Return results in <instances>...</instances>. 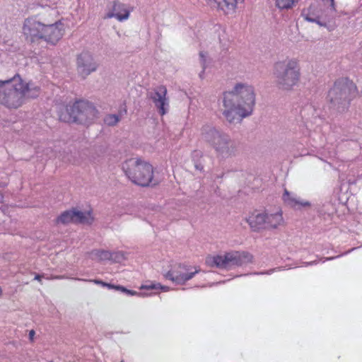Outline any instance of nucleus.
<instances>
[{
    "label": "nucleus",
    "mask_w": 362,
    "mask_h": 362,
    "mask_svg": "<svg viewBox=\"0 0 362 362\" xmlns=\"http://www.w3.org/2000/svg\"><path fill=\"white\" fill-rule=\"evenodd\" d=\"M273 74L277 87L282 90H291L300 79V61L296 57H287L274 64Z\"/></svg>",
    "instance_id": "4"
},
{
    "label": "nucleus",
    "mask_w": 362,
    "mask_h": 362,
    "mask_svg": "<svg viewBox=\"0 0 362 362\" xmlns=\"http://www.w3.org/2000/svg\"><path fill=\"white\" fill-rule=\"evenodd\" d=\"M255 104L254 87L246 83H238L225 93L223 115L229 122L250 115Z\"/></svg>",
    "instance_id": "1"
},
{
    "label": "nucleus",
    "mask_w": 362,
    "mask_h": 362,
    "mask_svg": "<svg viewBox=\"0 0 362 362\" xmlns=\"http://www.w3.org/2000/svg\"><path fill=\"white\" fill-rule=\"evenodd\" d=\"M299 0H275L276 6L281 10H288L293 8Z\"/></svg>",
    "instance_id": "20"
},
{
    "label": "nucleus",
    "mask_w": 362,
    "mask_h": 362,
    "mask_svg": "<svg viewBox=\"0 0 362 362\" xmlns=\"http://www.w3.org/2000/svg\"><path fill=\"white\" fill-rule=\"evenodd\" d=\"M127 259L126 254L122 251L111 252V262H122Z\"/></svg>",
    "instance_id": "22"
},
{
    "label": "nucleus",
    "mask_w": 362,
    "mask_h": 362,
    "mask_svg": "<svg viewBox=\"0 0 362 362\" xmlns=\"http://www.w3.org/2000/svg\"><path fill=\"white\" fill-rule=\"evenodd\" d=\"M265 219L266 229H275L284 223V218L281 211L272 214L267 212V218Z\"/></svg>",
    "instance_id": "18"
},
{
    "label": "nucleus",
    "mask_w": 362,
    "mask_h": 362,
    "mask_svg": "<svg viewBox=\"0 0 362 362\" xmlns=\"http://www.w3.org/2000/svg\"><path fill=\"white\" fill-rule=\"evenodd\" d=\"M93 220V217L90 211H81L78 210H70L62 213L57 218V223H90Z\"/></svg>",
    "instance_id": "13"
},
{
    "label": "nucleus",
    "mask_w": 362,
    "mask_h": 362,
    "mask_svg": "<svg viewBox=\"0 0 362 362\" xmlns=\"http://www.w3.org/2000/svg\"><path fill=\"white\" fill-rule=\"evenodd\" d=\"M283 199L286 204L296 209L305 208L310 206L308 201L298 197L296 194L289 192L287 189L284 190Z\"/></svg>",
    "instance_id": "17"
},
{
    "label": "nucleus",
    "mask_w": 362,
    "mask_h": 362,
    "mask_svg": "<svg viewBox=\"0 0 362 362\" xmlns=\"http://www.w3.org/2000/svg\"><path fill=\"white\" fill-rule=\"evenodd\" d=\"M97 116V110L88 102L78 101L69 107H66L65 112L59 115V119L66 122H79L87 124L93 122Z\"/></svg>",
    "instance_id": "9"
},
{
    "label": "nucleus",
    "mask_w": 362,
    "mask_h": 362,
    "mask_svg": "<svg viewBox=\"0 0 362 362\" xmlns=\"http://www.w3.org/2000/svg\"><path fill=\"white\" fill-rule=\"evenodd\" d=\"M140 288L141 289H146V290L160 289L162 291H164V292H167L170 290L169 287L161 286L158 283H150V284H144V285L141 286Z\"/></svg>",
    "instance_id": "21"
},
{
    "label": "nucleus",
    "mask_w": 362,
    "mask_h": 362,
    "mask_svg": "<svg viewBox=\"0 0 362 362\" xmlns=\"http://www.w3.org/2000/svg\"><path fill=\"white\" fill-rule=\"evenodd\" d=\"M131 11L128 6L119 2H115L112 9L107 13L106 18H115L119 21H123L129 18Z\"/></svg>",
    "instance_id": "16"
},
{
    "label": "nucleus",
    "mask_w": 362,
    "mask_h": 362,
    "mask_svg": "<svg viewBox=\"0 0 362 362\" xmlns=\"http://www.w3.org/2000/svg\"><path fill=\"white\" fill-rule=\"evenodd\" d=\"M152 99L155 105L158 109L159 113L161 115H165L169 107V101L167 98V88L163 86L157 87L154 90Z\"/></svg>",
    "instance_id": "14"
},
{
    "label": "nucleus",
    "mask_w": 362,
    "mask_h": 362,
    "mask_svg": "<svg viewBox=\"0 0 362 362\" xmlns=\"http://www.w3.org/2000/svg\"><path fill=\"white\" fill-rule=\"evenodd\" d=\"M125 293H127V295H130V296H141V297H145V296H148V294H147L146 293H138L136 291L129 290L127 288Z\"/></svg>",
    "instance_id": "24"
},
{
    "label": "nucleus",
    "mask_w": 362,
    "mask_h": 362,
    "mask_svg": "<svg viewBox=\"0 0 362 362\" xmlns=\"http://www.w3.org/2000/svg\"><path fill=\"white\" fill-rule=\"evenodd\" d=\"M316 264V262H312L308 263V264Z\"/></svg>",
    "instance_id": "31"
},
{
    "label": "nucleus",
    "mask_w": 362,
    "mask_h": 362,
    "mask_svg": "<svg viewBox=\"0 0 362 362\" xmlns=\"http://www.w3.org/2000/svg\"><path fill=\"white\" fill-rule=\"evenodd\" d=\"M40 92L39 86L18 74L7 80H0V104L8 109H18L27 99L37 98Z\"/></svg>",
    "instance_id": "2"
},
{
    "label": "nucleus",
    "mask_w": 362,
    "mask_h": 362,
    "mask_svg": "<svg viewBox=\"0 0 362 362\" xmlns=\"http://www.w3.org/2000/svg\"><path fill=\"white\" fill-rule=\"evenodd\" d=\"M64 30L61 21L52 23L38 16L25 18L22 27L23 35L28 42L37 43L44 40L52 45H55L62 39Z\"/></svg>",
    "instance_id": "3"
},
{
    "label": "nucleus",
    "mask_w": 362,
    "mask_h": 362,
    "mask_svg": "<svg viewBox=\"0 0 362 362\" xmlns=\"http://www.w3.org/2000/svg\"><path fill=\"white\" fill-rule=\"evenodd\" d=\"M198 272L199 270L197 269L192 270L187 266L175 264L163 275L165 279L170 280L176 284H184L192 279Z\"/></svg>",
    "instance_id": "11"
},
{
    "label": "nucleus",
    "mask_w": 362,
    "mask_h": 362,
    "mask_svg": "<svg viewBox=\"0 0 362 362\" xmlns=\"http://www.w3.org/2000/svg\"><path fill=\"white\" fill-rule=\"evenodd\" d=\"M199 55L201 63L202 64V66H203V69L204 70L205 64H206V60H207V54H206V53H205L204 52H200Z\"/></svg>",
    "instance_id": "25"
},
{
    "label": "nucleus",
    "mask_w": 362,
    "mask_h": 362,
    "mask_svg": "<svg viewBox=\"0 0 362 362\" xmlns=\"http://www.w3.org/2000/svg\"><path fill=\"white\" fill-rule=\"evenodd\" d=\"M121 362H124V361H121Z\"/></svg>",
    "instance_id": "35"
},
{
    "label": "nucleus",
    "mask_w": 362,
    "mask_h": 362,
    "mask_svg": "<svg viewBox=\"0 0 362 362\" xmlns=\"http://www.w3.org/2000/svg\"><path fill=\"white\" fill-rule=\"evenodd\" d=\"M115 289L118 290V291H122L123 293H125L126 291H127V288L123 287V286H115Z\"/></svg>",
    "instance_id": "27"
},
{
    "label": "nucleus",
    "mask_w": 362,
    "mask_h": 362,
    "mask_svg": "<svg viewBox=\"0 0 362 362\" xmlns=\"http://www.w3.org/2000/svg\"><path fill=\"white\" fill-rule=\"evenodd\" d=\"M356 90V86L351 81L346 78H339L329 90L327 100L333 107L339 112H344L355 97Z\"/></svg>",
    "instance_id": "5"
},
{
    "label": "nucleus",
    "mask_w": 362,
    "mask_h": 362,
    "mask_svg": "<svg viewBox=\"0 0 362 362\" xmlns=\"http://www.w3.org/2000/svg\"><path fill=\"white\" fill-rule=\"evenodd\" d=\"M325 8H317L315 6H310L307 10L303 11V18L310 23H316L320 27H324L327 29L332 28V23L334 18L336 11L334 0H324Z\"/></svg>",
    "instance_id": "10"
},
{
    "label": "nucleus",
    "mask_w": 362,
    "mask_h": 362,
    "mask_svg": "<svg viewBox=\"0 0 362 362\" xmlns=\"http://www.w3.org/2000/svg\"><path fill=\"white\" fill-rule=\"evenodd\" d=\"M265 218H267V212L255 211L246 218V221L253 231H260L266 230Z\"/></svg>",
    "instance_id": "15"
},
{
    "label": "nucleus",
    "mask_w": 362,
    "mask_h": 362,
    "mask_svg": "<svg viewBox=\"0 0 362 362\" xmlns=\"http://www.w3.org/2000/svg\"><path fill=\"white\" fill-rule=\"evenodd\" d=\"M122 170L126 176L134 184L146 187L153 182V166L141 159L133 158L125 161Z\"/></svg>",
    "instance_id": "7"
},
{
    "label": "nucleus",
    "mask_w": 362,
    "mask_h": 362,
    "mask_svg": "<svg viewBox=\"0 0 362 362\" xmlns=\"http://www.w3.org/2000/svg\"><path fill=\"white\" fill-rule=\"evenodd\" d=\"M42 277V276L41 275L37 274V275H36V276H35V280H37V281H41Z\"/></svg>",
    "instance_id": "29"
},
{
    "label": "nucleus",
    "mask_w": 362,
    "mask_h": 362,
    "mask_svg": "<svg viewBox=\"0 0 362 362\" xmlns=\"http://www.w3.org/2000/svg\"><path fill=\"white\" fill-rule=\"evenodd\" d=\"M333 259V257H329V258H327V259L330 260V259Z\"/></svg>",
    "instance_id": "32"
},
{
    "label": "nucleus",
    "mask_w": 362,
    "mask_h": 362,
    "mask_svg": "<svg viewBox=\"0 0 362 362\" xmlns=\"http://www.w3.org/2000/svg\"><path fill=\"white\" fill-rule=\"evenodd\" d=\"M33 333H34V332H33V331H31V332H30V334H31V335H33Z\"/></svg>",
    "instance_id": "33"
},
{
    "label": "nucleus",
    "mask_w": 362,
    "mask_h": 362,
    "mask_svg": "<svg viewBox=\"0 0 362 362\" xmlns=\"http://www.w3.org/2000/svg\"><path fill=\"white\" fill-rule=\"evenodd\" d=\"M64 277L63 276H56L54 277V279H63Z\"/></svg>",
    "instance_id": "30"
},
{
    "label": "nucleus",
    "mask_w": 362,
    "mask_h": 362,
    "mask_svg": "<svg viewBox=\"0 0 362 362\" xmlns=\"http://www.w3.org/2000/svg\"><path fill=\"white\" fill-rule=\"evenodd\" d=\"M202 139L213 147L217 157L220 158H228L235 154V143L227 135L221 134L212 127H202Z\"/></svg>",
    "instance_id": "6"
},
{
    "label": "nucleus",
    "mask_w": 362,
    "mask_h": 362,
    "mask_svg": "<svg viewBox=\"0 0 362 362\" xmlns=\"http://www.w3.org/2000/svg\"><path fill=\"white\" fill-rule=\"evenodd\" d=\"M90 258L98 262H111V252L104 250H94L90 253Z\"/></svg>",
    "instance_id": "19"
},
{
    "label": "nucleus",
    "mask_w": 362,
    "mask_h": 362,
    "mask_svg": "<svg viewBox=\"0 0 362 362\" xmlns=\"http://www.w3.org/2000/svg\"><path fill=\"white\" fill-rule=\"evenodd\" d=\"M252 257L249 253L232 250L206 257V264L210 267H216L229 270L251 262Z\"/></svg>",
    "instance_id": "8"
},
{
    "label": "nucleus",
    "mask_w": 362,
    "mask_h": 362,
    "mask_svg": "<svg viewBox=\"0 0 362 362\" xmlns=\"http://www.w3.org/2000/svg\"><path fill=\"white\" fill-rule=\"evenodd\" d=\"M105 286L107 287L110 289H115L116 286L106 283V285H105Z\"/></svg>",
    "instance_id": "28"
},
{
    "label": "nucleus",
    "mask_w": 362,
    "mask_h": 362,
    "mask_svg": "<svg viewBox=\"0 0 362 362\" xmlns=\"http://www.w3.org/2000/svg\"><path fill=\"white\" fill-rule=\"evenodd\" d=\"M333 1V0H332V2Z\"/></svg>",
    "instance_id": "34"
},
{
    "label": "nucleus",
    "mask_w": 362,
    "mask_h": 362,
    "mask_svg": "<svg viewBox=\"0 0 362 362\" xmlns=\"http://www.w3.org/2000/svg\"><path fill=\"white\" fill-rule=\"evenodd\" d=\"M98 67V64L90 52L84 51L78 55L76 59L77 71L83 78H86L91 73L95 72Z\"/></svg>",
    "instance_id": "12"
},
{
    "label": "nucleus",
    "mask_w": 362,
    "mask_h": 362,
    "mask_svg": "<svg viewBox=\"0 0 362 362\" xmlns=\"http://www.w3.org/2000/svg\"><path fill=\"white\" fill-rule=\"evenodd\" d=\"M119 121V118L116 115H110L105 118V122L109 126L115 125Z\"/></svg>",
    "instance_id": "23"
},
{
    "label": "nucleus",
    "mask_w": 362,
    "mask_h": 362,
    "mask_svg": "<svg viewBox=\"0 0 362 362\" xmlns=\"http://www.w3.org/2000/svg\"><path fill=\"white\" fill-rule=\"evenodd\" d=\"M76 280H80L81 281V279H76ZM81 281H85L84 279H81ZM88 281H91V282H93L95 283V284H98V285H101L103 286H105V285H106V283L100 281V280H97V279H95V280H88Z\"/></svg>",
    "instance_id": "26"
}]
</instances>
